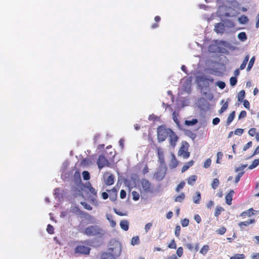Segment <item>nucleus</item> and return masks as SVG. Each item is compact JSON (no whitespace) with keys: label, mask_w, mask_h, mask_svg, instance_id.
<instances>
[{"label":"nucleus","mask_w":259,"mask_h":259,"mask_svg":"<svg viewBox=\"0 0 259 259\" xmlns=\"http://www.w3.org/2000/svg\"><path fill=\"white\" fill-rule=\"evenodd\" d=\"M73 179L74 182L77 184V183H80L81 182V177H80V174L79 171H76L73 175Z\"/></svg>","instance_id":"412c9836"},{"label":"nucleus","mask_w":259,"mask_h":259,"mask_svg":"<svg viewBox=\"0 0 259 259\" xmlns=\"http://www.w3.org/2000/svg\"><path fill=\"white\" fill-rule=\"evenodd\" d=\"M209 247L208 245H204L200 250V253L204 255H206L209 250Z\"/></svg>","instance_id":"a878e982"},{"label":"nucleus","mask_w":259,"mask_h":259,"mask_svg":"<svg viewBox=\"0 0 259 259\" xmlns=\"http://www.w3.org/2000/svg\"><path fill=\"white\" fill-rule=\"evenodd\" d=\"M178 161L177 160L175 155L172 154L171 155V158L170 161L169 167L170 169H174L176 168L178 165Z\"/></svg>","instance_id":"ddd939ff"},{"label":"nucleus","mask_w":259,"mask_h":259,"mask_svg":"<svg viewBox=\"0 0 259 259\" xmlns=\"http://www.w3.org/2000/svg\"><path fill=\"white\" fill-rule=\"evenodd\" d=\"M97 163L100 169L105 166L110 167L111 165L108 159L103 155H99Z\"/></svg>","instance_id":"39448f33"},{"label":"nucleus","mask_w":259,"mask_h":259,"mask_svg":"<svg viewBox=\"0 0 259 259\" xmlns=\"http://www.w3.org/2000/svg\"><path fill=\"white\" fill-rule=\"evenodd\" d=\"M223 156V153L222 152H218L217 153V159L216 162L217 163H220V160L222 159Z\"/></svg>","instance_id":"09e8293b"},{"label":"nucleus","mask_w":259,"mask_h":259,"mask_svg":"<svg viewBox=\"0 0 259 259\" xmlns=\"http://www.w3.org/2000/svg\"><path fill=\"white\" fill-rule=\"evenodd\" d=\"M83 233L88 236H101L104 234L103 230L98 225H92L87 227Z\"/></svg>","instance_id":"f03ea898"},{"label":"nucleus","mask_w":259,"mask_h":259,"mask_svg":"<svg viewBox=\"0 0 259 259\" xmlns=\"http://www.w3.org/2000/svg\"><path fill=\"white\" fill-rule=\"evenodd\" d=\"M258 164H259V159H255L253 161L251 164H250L248 168L250 169H252L256 167L257 166H258Z\"/></svg>","instance_id":"bb28decb"},{"label":"nucleus","mask_w":259,"mask_h":259,"mask_svg":"<svg viewBox=\"0 0 259 259\" xmlns=\"http://www.w3.org/2000/svg\"><path fill=\"white\" fill-rule=\"evenodd\" d=\"M185 185V183L184 181L181 182L177 186L176 191L177 192H179L180 190L182 189Z\"/></svg>","instance_id":"ea45409f"},{"label":"nucleus","mask_w":259,"mask_h":259,"mask_svg":"<svg viewBox=\"0 0 259 259\" xmlns=\"http://www.w3.org/2000/svg\"><path fill=\"white\" fill-rule=\"evenodd\" d=\"M126 195V192L124 190H121L120 193V197L121 199H124L125 198Z\"/></svg>","instance_id":"e2e57ef3"},{"label":"nucleus","mask_w":259,"mask_h":259,"mask_svg":"<svg viewBox=\"0 0 259 259\" xmlns=\"http://www.w3.org/2000/svg\"><path fill=\"white\" fill-rule=\"evenodd\" d=\"M166 167L164 168H159L154 174L156 180L160 181L163 180L166 174Z\"/></svg>","instance_id":"6e6552de"},{"label":"nucleus","mask_w":259,"mask_h":259,"mask_svg":"<svg viewBox=\"0 0 259 259\" xmlns=\"http://www.w3.org/2000/svg\"><path fill=\"white\" fill-rule=\"evenodd\" d=\"M84 187L93 196H97V191L92 186V185L90 182H87Z\"/></svg>","instance_id":"9b49d317"},{"label":"nucleus","mask_w":259,"mask_h":259,"mask_svg":"<svg viewBox=\"0 0 259 259\" xmlns=\"http://www.w3.org/2000/svg\"><path fill=\"white\" fill-rule=\"evenodd\" d=\"M196 194L197 195L193 198V201L195 203L198 204L201 199V194L199 192H197Z\"/></svg>","instance_id":"2f4dec72"},{"label":"nucleus","mask_w":259,"mask_h":259,"mask_svg":"<svg viewBox=\"0 0 259 259\" xmlns=\"http://www.w3.org/2000/svg\"><path fill=\"white\" fill-rule=\"evenodd\" d=\"M140 243V239L138 236H135L132 238L131 240V244L133 245L138 244Z\"/></svg>","instance_id":"473e14b6"},{"label":"nucleus","mask_w":259,"mask_h":259,"mask_svg":"<svg viewBox=\"0 0 259 259\" xmlns=\"http://www.w3.org/2000/svg\"><path fill=\"white\" fill-rule=\"evenodd\" d=\"M189 221L187 219H184L181 221L182 226L184 227H187L189 225Z\"/></svg>","instance_id":"603ef678"},{"label":"nucleus","mask_w":259,"mask_h":259,"mask_svg":"<svg viewBox=\"0 0 259 259\" xmlns=\"http://www.w3.org/2000/svg\"><path fill=\"white\" fill-rule=\"evenodd\" d=\"M194 164V161L190 160V161L186 163L182 167L181 172L182 173L184 172L186 170H187L190 167L192 166Z\"/></svg>","instance_id":"f3484780"},{"label":"nucleus","mask_w":259,"mask_h":259,"mask_svg":"<svg viewBox=\"0 0 259 259\" xmlns=\"http://www.w3.org/2000/svg\"><path fill=\"white\" fill-rule=\"evenodd\" d=\"M225 29L224 24L222 23H216L214 25V30L217 33H223Z\"/></svg>","instance_id":"f8f14e48"},{"label":"nucleus","mask_w":259,"mask_h":259,"mask_svg":"<svg viewBox=\"0 0 259 259\" xmlns=\"http://www.w3.org/2000/svg\"><path fill=\"white\" fill-rule=\"evenodd\" d=\"M238 38L241 41H245L247 39V36L244 32H241L239 33L238 35Z\"/></svg>","instance_id":"c756f323"},{"label":"nucleus","mask_w":259,"mask_h":259,"mask_svg":"<svg viewBox=\"0 0 259 259\" xmlns=\"http://www.w3.org/2000/svg\"><path fill=\"white\" fill-rule=\"evenodd\" d=\"M152 226V223H147L145 225V230L146 232H147L151 229Z\"/></svg>","instance_id":"052dcab7"},{"label":"nucleus","mask_w":259,"mask_h":259,"mask_svg":"<svg viewBox=\"0 0 259 259\" xmlns=\"http://www.w3.org/2000/svg\"><path fill=\"white\" fill-rule=\"evenodd\" d=\"M197 122L198 120L197 119H193L192 120H186L185 124L187 125L190 126L195 124Z\"/></svg>","instance_id":"72a5a7b5"},{"label":"nucleus","mask_w":259,"mask_h":259,"mask_svg":"<svg viewBox=\"0 0 259 259\" xmlns=\"http://www.w3.org/2000/svg\"><path fill=\"white\" fill-rule=\"evenodd\" d=\"M141 191L145 193H152L154 191V185L147 179L143 178L140 181Z\"/></svg>","instance_id":"20e7f679"},{"label":"nucleus","mask_w":259,"mask_h":259,"mask_svg":"<svg viewBox=\"0 0 259 259\" xmlns=\"http://www.w3.org/2000/svg\"><path fill=\"white\" fill-rule=\"evenodd\" d=\"M255 222L254 219H251L247 221L241 222L238 224V226L241 229H243L244 227H247L251 224H253Z\"/></svg>","instance_id":"2eb2a0df"},{"label":"nucleus","mask_w":259,"mask_h":259,"mask_svg":"<svg viewBox=\"0 0 259 259\" xmlns=\"http://www.w3.org/2000/svg\"><path fill=\"white\" fill-rule=\"evenodd\" d=\"M91 248L87 246L83 245H78L74 249L75 254H81L88 255L90 254Z\"/></svg>","instance_id":"423d86ee"},{"label":"nucleus","mask_w":259,"mask_h":259,"mask_svg":"<svg viewBox=\"0 0 259 259\" xmlns=\"http://www.w3.org/2000/svg\"><path fill=\"white\" fill-rule=\"evenodd\" d=\"M237 79L236 77H231L230 79V83L232 86H234L236 84Z\"/></svg>","instance_id":"de8ad7c7"},{"label":"nucleus","mask_w":259,"mask_h":259,"mask_svg":"<svg viewBox=\"0 0 259 259\" xmlns=\"http://www.w3.org/2000/svg\"><path fill=\"white\" fill-rule=\"evenodd\" d=\"M224 211V209L220 206H217L215 209L214 215L215 217H218L221 213Z\"/></svg>","instance_id":"b1692460"},{"label":"nucleus","mask_w":259,"mask_h":259,"mask_svg":"<svg viewBox=\"0 0 259 259\" xmlns=\"http://www.w3.org/2000/svg\"><path fill=\"white\" fill-rule=\"evenodd\" d=\"M243 105L247 109H249L250 108V103L247 100L243 101Z\"/></svg>","instance_id":"680f3d73"},{"label":"nucleus","mask_w":259,"mask_h":259,"mask_svg":"<svg viewBox=\"0 0 259 259\" xmlns=\"http://www.w3.org/2000/svg\"><path fill=\"white\" fill-rule=\"evenodd\" d=\"M194 220L197 223H200L201 221V219L199 215L195 214L194 215Z\"/></svg>","instance_id":"338daca9"},{"label":"nucleus","mask_w":259,"mask_h":259,"mask_svg":"<svg viewBox=\"0 0 259 259\" xmlns=\"http://www.w3.org/2000/svg\"><path fill=\"white\" fill-rule=\"evenodd\" d=\"M244 132V130L242 129V128H237L236 129L235 132H234V134L236 135H238V136H240L241 135H242L243 134Z\"/></svg>","instance_id":"13d9d810"},{"label":"nucleus","mask_w":259,"mask_h":259,"mask_svg":"<svg viewBox=\"0 0 259 259\" xmlns=\"http://www.w3.org/2000/svg\"><path fill=\"white\" fill-rule=\"evenodd\" d=\"M168 247L172 249L177 248V245L174 239H172L170 243L168 244Z\"/></svg>","instance_id":"a18cd8bd"},{"label":"nucleus","mask_w":259,"mask_h":259,"mask_svg":"<svg viewBox=\"0 0 259 259\" xmlns=\"http://www.w3.org/2000/svg\"><path fill=\"white\" fill-rule=\"evenodd\" d=\"M172 117L174 121L177 123L178 124L179 123V120L177 118V116L176 115V112H174L172 113Z\"/></svg>","instance_id":"774afa93"},{"label":"nucleus","mask_w":259,"mask_h":259,"mask_svg":"<svg viewBox=\"0 0 259 259\" xmlns=\"http://www.w3.org/2000/svg\"><path fill=\"white\" fill-rule=\"evenodd\" d=\"M234 193V191L233 190H230L229 192L226 195L225 200L226 202L228 205H231L232 204V201L233 199V195Z\"/></svg>","instance_id":"4468645a"},{"label":"nucleus","mask_w":259,"mask_h":259,"mask_svg":"<svg viewBox=\"0 0 259 259\" xmlns=\"http://www.w3.org/2000/svg\"><path fill=\"white\" fill-rule=\"evenodd\" d=\"M257 133L255 128H251L248 131V134L249 136L253 137L255 136Z\"/></svg>","instance_id":"49530a36"},{"label":"nucleus","mask_w":259,"mask_h":259,"mask_svg":"<svg viewBox=\"0 0 259 259\" xmlns=\"http://www.w3.org/2000/svg\"><path fill=\"white\" fill-rule=\"evenodd\" d=\"M108 252H104L101 255V259H116L121 251V246L120 244L116 243L114 247H110Z\"/></svg>","instance_id":"f257e3e1"},{"label":"nucleus","mask_w":259,"mask_h":259,"mask_svg":"<svg viewBox=\"0 0 259 259\" xmlns=\"http://www.w3.org/2000/svg\"><path fill=\"white\" fill-rule=\"evenodd\" d=\"M190 153L188 151V149L187 147H185L184 146H182L179 151H178V155L182 156L184 158L187 159L190 156Z\"/></svg>","instance_id":"1a4fd4ad"},{"label":"nucleus","mask_w":259,"mask_h":259,"mask_svg":"<svg viewBox=\"0 0 259 259\" xmlns=\"http://www.w3.org/2000/svg\"><path fill=\"white\" fill-rule=\"evenodd\" d=\"M211 163V159L210 158H208L205 161L204 164H203V167L205 168H207L210 166Z\"/></svg>","instance_id":"c03bdc74"},{"label":"nucleus","mask_w":259,"mask_h":259,"mask_svg":"<svg viewBox=\"0 0 259 259\" xmlns=\"http://www.w3.org/2000/svg\"><path fill=\"white\" fill-rule=\"evenodd\" d=\"M120 226L124 231H127L129 227V223L126 220H123L120 222Z\"/></svg>","instance_id":"aec40b11"},{"label":"nucleus","mask_w":259,"mask_h":259,"mask_svg":"<svg viewBox=\"0 0 259 259\" xmlns=\"http://www.w3.org/2000/svg\"><path fill=\"white\" fill-rule=\"evenodd\" d=\"M238 21L240 24H244L248 22V19L247 16L242 15L238 18Z\"/></svg>","instance_id":"393cba45"},{"label":"nucleus","mask_w":259,"mask_h":259,"mask_svg":"<svg viewBox=\"0 0 259 259\" xmlns=\"http://www.w3.org/2000/svg\"><path fill=\"white\" fill-rule=\"evenodd\" d=\"M183 254V248L182 247H179L177 250V254L179 257H181Z\"/></svg>","instance_id":"864d4df0"},{"label":"nucleus","mask_w":259,"mask_h":259,"mask_svg":"<svg viewBox=\"0 0 259 259\" xmlns=\"http://www.w3.org/2000/svg\"><path fill=\"white\" fill-rule=\"evenodd\" d=\"M81 204L84 207V208L88 210H91L92 207L85 202H81Z\"/></svg>","instance_id":"79ce46f5"},{"label":"nucleus","mask_w":259,"mask_h":259,"mask_svg":"<svg viewBox=\"0 0 259 259\" xmlns=\"http://www.w3.org/2000/svg\"><path fill=\"white\" fill-rule=\"evenodd\" d=\"M197 179L196 175H192L189 177L187 179V183L191 186H193Z\"/></svg>","instance_id":"a211bd4d"},{"label":"nucleus","mask_w":259,"mask_h":259,"mask_svg":"<svg viewBox=\"0 0 259 259\" xmlns=\"http://www.w3.org/2000/svg\"><path fill=\"white\" fill-rule=\"evenodd\" d=\"M105 184L107 186H110L114 183V177L113 175H110L105 181Z\"/></svg>","instance_id":"6ab92c4d"},{"label":"nucleus","mask_w":259,"mask_h":259,"mask_svg":"<svg viewBox=\"0 0 259 259\" xmlns=\"http://www.w3.org/2000/svg\"><path fill=\"white\" fill-rule=\"evenodd\" d=\"M246 116V112L244 110L241 111L239 115V119L245 117Z\"/></svg>","instance_id":"bf43d9fd"},{"label":"nucleus","mask_w":259,"mask_h":259,"mask_svg":"<svg viewBox=\"0 0 259 259\" xmlns=\"http://www.w3.org/2000/svg\"><path fill=\"white\" fill-rule=\"evenodd\" d=\"M71 210L72 212L77 213L79 214H82L83 212L81 211L78 207L75 206L71 208Z\"/></svg>","instance_id":"37998d69"},{"label":"nucleus","mask_w":259,"mask_h":259,"mask_svg":"<svg viewBox=\"0 0 259 259\" xmlns=\"http://www.w3.org/2000/svg\"><path fill=\"white\" fill-rule=\"evenodd\" d=\"M132 196H133V199L134 200L137 201L139 199L140 196H139V194L138 192L134 191L132 192Z\"/></svg>","instance_id":"a19ab883"},{"label":"nucleus","mask_w":259,"mask_h":259,"mask_svg":"<svg viewBox=\"0 0 259 259\" xmlns=\"http://www.w3.org/2000/svg\"><path fill=\"white\" fill-rule=\"evenodd\" d=\"M168 140L170 145L172 147H175L178 141L179 137L177 134L172 130L170 133L168 135Z\"/></svg>","instance_id":"0eeeda50"},{"label":"nucleus","mask_w":259,"mask_h":259,"mask_svg":"<svg viewBox=\"0 0 259 259\" xmlns=\"http://www.w3.org/2000/svg\"><path fill=\"white\" fill-rule=\"evenodd\" d=\"M185 198V195L184 193H182L180 195L177 196L175 199L176 202H182Z\"/></svg>","instance_id":"c85d7f7f"},{"label":"nucleus","mask_w":259,"mask_h":259,"mask_svg":"<svg viewBox=\"0 0 259 259\" xmlns=\"http://www.w3.org/2000/svg\"><path fill=\"white\" fill-rule=\"evenodd\" d=\"M220 184V182L218 179H214L211 184V187L213 189H217Z\"/></svg>","instance_id":"7c9ffc66"},{"label":"nucleus","mask_w":259,"mask_h":259,"mask_svg":"<svg viewBox=\"0 0 259 259\" xmlns=\"http://www.w3.org/2000/svg\"><path fill=\"white\" fill-rule=\"evenodd\" d=\"M253 211L254 210L253 209V208H251L246 211L242 212L240 214V216L244 218L246 217V216L250 217L254 214Z\"/></svg>","instance_id":"dca6fc26"},{"label":"nucleus","mask_w":259,"mask_h":259,"mask_svg":"<svg viewBox=\"0 0 259 259\" xmlns=\"http://www.w3.org/2000/svg\"><path fill=\"white\" fill-rule=\"evenodd\" d=\"M158 157H159L160 161L161 162H164V157H163L162 153L160 152L159 150L158 151Z\"/></svg>","instance_id":"0e129e2a"},{"label":"nucleus","mask_w":259,"mask_h":259,"mask_svg":"<svg viewBox=\"0 0 259 259\" xmlns=\"http://www.w3.org/2000/svg\"><path fill=\"white\" fill-rule=\"evenodd\" d=\"M226 232V228L224 227H222L217 230V232L220 235H223Z\"/></svg>","instance_id":"3c124183"},{"label":"nucleus","mask_w":259,"mask_h":259,"mask_svg":"<svg viewBox=\"0 0 259 259\" xmlns=\"http://www.w3.org/2000/svg\"><path fill=\"white\" fill-rule=\"evenodd\" d=\"M254 61H255V57L253 56V57H252L251 58V59L250 60V61L249 62L248 66H247V70L248 71H249V70H250L251 69V68H252V66L253 65Z\"/></svg>","instance_id":"f704fd0d"},{"label":"nucleus","mask_w":259,"mask_h":259,"mask_svg":"<svg viewBox=\"0 0 259 259\" xmlns=\"http://www.w3.org/2000/svg\"><path fill=\"white\" fill-rule=\"evenodd\" d=\"M54 229L52 225L49 224L47 226V231L50 234H53L54 233Z\"/></svg>","instance_id":"58836bf2"},{"label":"nucleus","mask_w":259,"mask_h":259,"mask_svg":"<svg viewBox=\"0 0 259 259\" xmlns=\"http://www.w3.org/2000/svg\"><path fill=\"white\" fill-rule=\"evenodd\" d=\"M245 91L243 90L240 91L238 94V101L240 102H242L245 97Z\"/></svg>","instance_id":"5701e85b"},{"label":"nucleus","mask_w":259,"mask_h":259,"mask_svg":"<svg viewBox=\"0 0 259 259\" xmlns=\"http://www.w3.org/2000/svg\"><path fill=\"white\" fill-rule=\"evenodd\" d=\"M235 116V112L234 111H232L229 115L227 121V125H230V124L234 120Z\"/></svg>","instance_id":"4be33fe9"},{"label":"nucleus","mask_w":259,"mask_h":259,"mask_svg":"<svg viewBox=\"0 0 259 259\" xmlns=\"http://www.w3.org/2000/svg\"><path fill=\"white\" fill-rule=\"evenodd\" d=\"M171 129L167 128L164 125H161L157 127V139L159 142L165 141L170 133Z\"/></svg>","instance_id":"7ed1b4c3"},{"label":"nucleus","mask_w":259,"mask_h":259,"mask_svg":"<svg viewBox=\"0 0 259 259\" xmlns=\"http://www.w3.org/2000/svg\"><path fill=\"white\" fill-rule=\"evenodd\" d=\"M252 143L251 141L248 142L246 144H245L244 146L243 150L244 151L247 150L248 148H249L250 147H251L252 146Z\"/></svg>","instance_id":"4d7b16f0"},{"label":"nucleus","mask_w":259,"mask_h":259,"mask_svg":"<svg viewBox=\"0 0 259 259\" xmlns=\"http://www.w3.org/2000/svg\"><path fill=\"white\" fill-rule=\"evenodd\" d=\"M161 20V18L160 16H156L154 18V20L155 21V22L156 23L153 24L151 26V28L152 29H155V28H156L158 27V24H157L158 22H159Z\"/></svg>","instance_id":"cd10ccee"},{"label":"nucleus","mask_w":259,"mask_h":259,"mask_svg":"<svg viewBox=\"0 0 259 259\" xmlns=\"http://www.w3.org/2000/svg\"><path fill=\"white\" fill-rule=\"evenodd\" d=\"M244 171H241L237 175V176L235 178V183H237L240 180L241 177L243 176L244 174Z\"/></svg>","instance_id":"6e6d98bb"},{"label":"nucleus","mask_w":259,"mask_h":259,"mask_svg":"<svg viewBox=\"0 0 259 259\" xmlns=\"http://www.w3.org/2000/svg\"><path fill=\"white\" fill-rule=\"evenodd\" d=\"M228 108V102L226 101L222 106L221 109L219 110L220 113H222Z\"/></svg>","instance_id":"e433bc0d"},{"label":"nucleus","mask_w":259,"mask_h":259,"mask_svg":"<svg viewBox=\"0 0 259 259\" xmlns=\"http://www.w3.org/2000/svg\"><path fill=\"white\" fill-rule=\"evenodd\" d=\"M217 85L221 89H224L225 88L226 84L224 82L219 81L217 82Z\"/></svg>","instance_id":"5fc2aeb1"},{"label":"nucleus","mask_w":259,"mask_h":259,"mask_svg":"<svg viewBox=\"0 0 259 259\" xmlns=\"http://www.w3.org/2000/svg\"><path fill=\"white\" fill-rule=\"evenodd\" d=\"M82 177L83 179L84 180L88 181L90 179V173L88 171H83L82 172Z\"/></svg>","instance_id":"4c0bfd02"},{"label":"nucleus","mask_w":259,"mask_h":259,"mask_svg":"<svg viewBox=\"0 0 259 259\" xmlns=\"http://www.w3.org/2000/svg\"><path fill=\"white\" fill-rule=\"evenodd\" d=\"M181 232V227L180 226H177L175 229V234L176 237H179Z\"/></svg>","instance_id":"8fccbe9b"},{"label":"nucleus","mask_w":259,"mask_h":259,"mask_svg":"<svg viewBox=\"0 0 259 259\" xmlns=\"http://www.w3.org/2000/svg\"><path fill=\"white\" fill-rule=\"evenodd\" d=\"M245 256L243 254H236L231 256L230 259H244Z\"/></svg>","instance_id":"c9c22d12"},{"label":"nucleus","mask_w":259,"mask_h":259,"mask_svg":"<svg viewBox=\"0 0 259 259\" xmlns=\"http://www.w3.org/2000/svg\"><path fill=\"white\" fill-rule=\"evenodd\" d=\"M247 166V164H243V165H242L241 166L239 167H237L235 169V171H242L245 167H246Z\"/></svg>","instance_id":"69168bd1"},{"label":"nucleus","mask_w":259,"mask_h":259,"mask_svg":"<svg viewBox=\"0 0 259 259\" xmlns=\"http://www.w3.org/2000/svg\"><path fill=\"white\" fill-rule=\"evenodd\" d=\"M199 80L203 87L208 88L209 87V81L213 82L214 79L212 78H207L205 76H202L200 77Z\"/></svg>","instance_id":"9d476101"}]
</instances>
